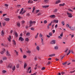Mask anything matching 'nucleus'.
<instances>
[{
    "instance_id": "1",
    "label": "nucleus",
    "mask_w": 75,
    "mask_h": 75,
    "mask_svg": "<svg viewBox=\"0 0 75 75\" xmlns=\"http://www.w3.org/2000/svg\"><path fill=\"white\" fill-rule=\"evenodd\" d=\"M26 12V10H24V8H22L21 9V11L20 12L19 14H24V13H25Z\"/></svg>"
},
{
    "instance_id": "2",
    "label": "nucleus",
    "mask_w": 75,
    "mask_h": 75,
    "mask_svg": "<svg viewBox=\"0 0 75 75\" xmlns=\"http://www.w3.org/2000/svg\"><path fill=\"white\" fill-rule=\"evenodd\" d=\"M36 22L35 21H30V27H31L32 25H33V24H35V23Z\"/></svg>"
},
{
    "instance_id": "3",
    "label": "nucleus",
    "mask_w": 75,
    "mask_h": 75,
    "mask_svg": "<svg viewBox=\"0 0 75 75\" xmlns=\"http://www.w3.org/2000/svg\"><path fill=\"white\" fill-rule=\"evenodd\" d=\"M67 14L68 15V17H72V15L71 13L67 12Z\"/></svg>"
},
{
    "instance_id": "4",
    "label": "nucleus",
    "mask_w": 75,
    "mask_h": 75,
    "mask_svg": "<svg viewBox=\"0 0 75 75\" xmlns=\"http://www.w3.org/2000/svg\"><path fill=\"white\" fill-rule=\"evenodd\" d=\"M49 17L50 18H55L56 16L55 15H52L49 16Z\"/></svg>"
},
{
    "instance_id": "5",
    "label": "nucleus",
    "mask_w": 75,
    "mask_h": 75,
    "mask_svg": "<svg viewBox=\"0 0 75 75\" xmlns=\"http://www.w3.org/2000/svg\"><path fill=\"white\" fill-rule=\"evenodd\" d=\"M19 41H20V42H23L24 41V39L21 37H19Z\"/></svg>"
},
{
    "instance_id": "6",
    "label": "nucleus",
    "mask_w": 75,
    "mask_h": 75,
    "mask_svg": "<svg viewBox=\"0 0 75 75\" xmlns=\"http://www.w3.org/2000/svg\"><path fill=\"white\" fill-rule=\"evenodd\" d=\"M55 42L56 40H53L50 43L52 44H55Z\"/></svg>"
},
{
    "instance_id": "7",
    "label": "nucleus",
    "mask_w": 75,
    "mask_h": 75,
    "mask_svg": "<svg viewBox=\"0 0 75 75\" xmlns=\"http://www.w3.org/2000/svg\"><path fill=\"white\" fill-rule=\"evenodd\" d=\"M5 51V49H2V51H1L0 52L1 54H4V52Z\"/></svg>"
},
{
    "instance_id": "8",
    "label": "nucleus",
    "mask_w": 75,
    "mask_h": 75,
    "mask_svg": "<svg viewBox=\"0 0 75 75\" xmlns=\"http://www.w3.org/2000/svg\"><path fill=\"white\" fill-rule=\"evenodd\" d=\"M40 39L41 40L42 44V45H44V43L43 42V38H40Z\"/></svg>"
},
{
    "instance_id": "9",
    "label": "nucleus",
    "mask_w": 75,
    "mask_h": 75,
    "mask_svg": "<svg viewBox=\"0 0 75 75\" xmlns=\"http://www.w3.org/2000/svg\"><path fill=\"white\" fill-rule=\"evenodd\" d=\"M28 3H33V1L31 0H29L28 1Z\"/></svg>"
},
{
    "instance_id": "10",
    "label": "nucleus",
    "mask_w": 75,
    "mask_h": 75,
    "mask_svg": "<svg viewBox=\"0 0 75 75\" xmlns=\"http://www.w3.org/2000/svg\"><path fill=\"white\" fill-rule=\"evenodd\" d=\"M4 31L3 30H2L1 31V35L2 36H4Z\"/></svg>"
},
{
    "instance_id": "11",
    "label": "nucleus",
    "mask_w": 75,
    "mask_h": 75,
    "mask_svg": "<svg viewBox=\"0 0 75 75\" xmlns=\"http://www.w3.org/2000/svg\"><path fill=\"white\" fill-rule=\"evenodd\" d=\"M49 7V5H46V6H42V8H47V7Z\"/></svg>"
},
{
    "instance_id": "12",
    "label": "nucleus",
    "mask_w": 75,
    "mask_h": 75,
    "mask_svg": "<svg viewBox=\"0 0 75 75\" xmlns=\"http://www.w3.org/2000/svg\"><path fill=\"white\" fill-rule=\"evenodd\" d=\"M53 21L55 23H58V20H54Z\"/></svg>"
},
{
    "instance_id": "13",
    "label": "nucleus",
    "mask_w": 75,
    "mask_h": 75,
    "mask_svg": "<svg viewBox=\"0 0 75 75\" xmlns=\"http://www.w3.org/2000/svg\"><path fill=\"white\" fill-rule=\"evenodd\" d=\"M60 2H61L60 0H58L56 2L55 4H58V3H60Z\"/></svg>"
},
{
    "instance_id": "14",
    "label": "nucleus",
    "mask_w": 75,
    "mask_h": 75,
    "mask_svg": "<svg viewBox=\"0 0 75 75\" xmlns=\"http://www.w3.org/2000/svg\"><path fill=\"white\" fill-rule=\"evenodd\" d=\"M55 56V54H50L49 55V57H52L54 56Z\"/></svg>"
},
{
    "instance_id": "15",
    "label": "nucleus",
    "mask_w": 75,
    "mask_h": 75,
    "mask_svg": "<svg viewBox=\"0 0 75 75\" xmlns=\"http://www.w3.org/2000/svg\"><path fill=\"white\" fill-rule=\"evenodd\" d=\"M6 55L8 56H10V54H9L8 51H7L6 52Z\"/></svg>"
},
{
    "instance_id": "16",
    "label": "nucleus",
    "mask_w": 75,
    "mask_h": 75,
    "mask_svg": "<svg viewBox=\"0 0 75 75\" xmlns=\"http://www.w3.org/2000/svg\"><path fill=\"white\" fill-rule=\"evenodd\" d=\"M8 68H12V65L11 64H9V65H8Z\"/></svg>"
},
{
    "instance_id": "17",
    "label": "nucleus",
    "mask_w": 75,
    "mask_h": 75,
    "mask_svg": "<svg viewBox=\"0 0 75 75\" xmlns=\"http://www.w3.org/2000/svg\"><path fill=\"white\" fill-rule=\"evenodd\" d=\"M4 20L5 21H9L10 20V18H6L4 19Z\"/></svg>"
},
{
    "instance_id": "18",
    "label": "nucleus",
    "mask_w": 75,
    "mask_h": 75,
    "mask_svg": "<svg viewBox=\"0 0 75 75\" xmlns=\"http://www.w3.org/2000/svg\"><path fill=\"white\" fill-rule=\"evenodd\" d=\"M26 52H27V53L30 54L31 52V51L30 50H28V51H26Z\"/></svg>"
},
{
    "instance_id": "19",
    "label": "nucleus",
    "mask_w": 75,
    "mask_h": 75,
    "mask_svg": "<svg viewBox=\"0 0 75 75\" xmlns=\"http://www.w3.org/2000/svg\"><path fill=\"white\" fill-rule=\"evenodd\" d=\"M52 22H51V23H49L48 25L47 26V28H50V27H49V26H51V24H52Z\"/></svg>"
},
{
    "instance_id": "20",
    "label": "nucleus",
    "mask_w": 75,
    "mask_h": 75,
    "mask_svg": "<svg viewBox=\"0 0 75 75\" xmlns=\"http://www.w3.org/2000/svg\"><path fill=\"white\" fill-rule=\"evenodd\" d=\"M2 59H3V60H6L7 59V57H2Z\"/></svg>"
},
{
    "instance_id": "21",
    "label": "nucleus",
    "mask_w": 75,
    "mask_h": 75,
    "mask_svg": "<svg viewBox=\"0 0 75 75\" xmlns=\"http://www.w3.org/2000/svg\"><path fill=\"white\" fill-rule=\"evenodd\" d=\"M48 1H49V0H45L44 2L45 3H48Z\"/></svg>"
},
{
    "instance_id": "22",
    "label": "nucleus",
    "mask_w": 75,
    "mask_h": 75,
    "mask_svg": "<svg viewBox=\"0 0 75 75\" xmlns=\"http://www.w3.org/2000/svg\"><path fill=\"white\" fill-rule=\"evenodd\" d=\"M36 50L38 51L40 50V47H39V46L36 47Z\"/></svg>"
},
{
    "instance_id": "23",
    "label": "nucleus",
    "mask_w": 75,
    "mask_h": 75,
    "mask_svg": "<svg viewBox=\"0 0 75 75\" xmlns=\"http://www.w3.org/2000/svg\"><path fill=\"white\" fill-rule=\"evenodd\" d=\"M17 26H18V27H20V26L21 24H20V23L18 22L17 23Z\"/></svg>"
},
{
    "instance_id": "24",
    "label": "nucleus",
    "mask_w": 75,
    "mask_h": 75,
    "mask_svg": "<svg viewBox=\"0 0 75 75\" xmlns=\"http://www.w3.org/2000/svg\"><path fill=\"white\" fill-rule=\"evenodd\" d=\"M65 5V3H63V4H59V6H63Z\"/></svg>"
},
{
    "instance_id": "25",
    "label": "nucleus",
    "mask_w": 75,
    "mask_h": 75,
    "mask_svg": "<svg viewBox=\"0 0 75 75\" xmlns=\"http://www.w3.org/2000/svg\"><path fill=\"white\" fill-rule=\"evenodd\" d=\"M30 35V33H26V36H27V37L29 36Z\"/></svg>"
},
{
    "instance_id": "26",
    "label": "nucleus",
    "mask_w": 75,
    "mask_h": 75,
    "mask_svg": "<svg viewBox=\"0 0 75 75\" xmlns=\"http://www.w3.org/2000/svg\"><path fill=\"white\" fill-rule=\"evenodd\" d=\"M35 10V8L34 7L33 8V10L32 11V13H34V10Z\"/></svg>"
},
{
    "instance_id": "27",
    "label": "nucleus",
    "mask_w": 75,
    "mask_h": 75,
    "mask_svg": "<svg viewBox=\"0 0 75 75\" xmlns=\"http://www.w3.org/2000/svg\"><path fill=\"white\" fill-rule=\"evenodd\" d=\"M13 45H16V42L14 40H13Z\"/></svg>"
},
{
    "instance_id": "28",
    "label": "nucleus",
    "mask_w": 75,
    "mask_h": 75,
    "mask_svg": "<svg viewBox=\"0 0 75 75\" xmlns=\"http://www.w3.org/2000/svg\"><path fill=\"white\" fill-rule=\"evenodd\" d=\"M38 33H37V35H35V39H37V38H38Z\"/></svg>"
},
{
    "instance_id": "29",
    "label": "nucleus",
    "mask_w": 75,
    "mask_h": 75,
    "mask_svg": "<svg viewBox=\"0 0 75 75\" xmlns=\"http://www.w3.org/2000/svg\"><path fill=\"white\" fill-rule=\"evenodd\" d=\"M15 35L16 37H18V34L16 32L15 33Z\"/></svg>"
},
{
    "instance_id": "30",
    "label": "nucleus",
    "mask_w": 75,
    "mask_h": 75,
    "mask_svg": "<svg viewBox=\"0 0 75 75\" xmlns=\"http://www.w3.org/2000/svg\"><path fill=\"white\" fill-rule=\"evenodd\" d=\"M25 40L27 42H28L29 41V39L28 38H26L25 39Z\"/></svg>"
},
{
    "instance_id": "31",
    "label": "nucleus",
    "mask_w": 75,
    "mask_h": 75,
    "mask_svg": "<svg viewBox=\"0 0 75 75\" xmlns=\"http://www.w3.org/2000/svg\"><path fill=\"white\" fill-rule=\"evenodd\" d=\"M12 69L13 71H14L15 69V67L14 66H13V68H12Z\"/></svg>"
},
{
    "instance_id": "32",
    "label": "nucleus",
    "mask_w": 75,
    "mask_h": 75,
    "mask_svg": "<svg viewBox=\"0 0 75 75\" xmlns=\"http://www.w3.org/2000/svg\"><path fill=\"white\" fill-rule=\"evenodd\" d=\"M64 21H63L62 22H61V23H62V25H65V23H64Z\"/></svg>"
},
{
    "instance_id": "33",
    "label": "nucleus",
    "mask_w": 75,
    "mask_h": 75,
    "mask_svg": "<svg viewBox=\"0 0 75 75\" xmlns=\"http://www.w3.org/2000/svg\"><path fill=\"white\" fill-rule=\"evenodd\" d=\"M27 64H26L25 63L24 65V68L25 69V67H26Z\"/></svg>"
},
{
    "instance_id": "34",
    "label": "nucleus",
    "mask_w": 75,
    "mask_h": 75,
    "mask_svg": "<svg viewBox=\"0 0 75 75\" xmlns=\"http://www.w3.org/2000/svg\"><path fill=\"white\" fill-rule=\"evenodd\" d=\"M70 53H71V50H69V51L68 53L67 54V56H68L69 54H70Z\"/></svg>"
},
{
    "instance_id": "35",
    "label": "nucleus",
    "mask_w": 75,
    "mask_h": 75,
    "mask_svg": "<svg viewBox=\"0 0 75 75\" xmlns=\"http://www.w3.org/2000/svg\"><path fill=\"white\" fill-rule=\"evenodd\" d=\"M21 23L22 24H23L24 23H25V21H21Z\"/></svg>"
},
{
    "instance_id": "36",
    "label": "nucleus",
    "mask_w": 75,
    "mask_h": 75,
    "mask_svg": "<svg viewBox=\"0 0 75 75\" xmlns=\"http://www.w3.org/2000/svg\"><path fill=\"white\" fill-rule=\"evenodd\" d=\"M68 10L69 11H71V12H73V11L70 8H69L68 9Z\"/></svg>"
},
{
    "instance_id": "37",
    "label": "nucleus",
    "mask_w": 75,
    "mask_h": 75,
    "mask_svg": "<svg viewBox=\"0 0 75 75\" xmlns=\"http://www.w3.org/2000/svg\"><path fill=\"white\" fill-rule=\"evenodd\" d=\"M58 48V47L57 46H55L54 47V49L55 50H57Z\"/></svg>"
},
{
    "instance_id": "38",
    "label": "nucleus",
    "mask_w": 75,
    "mask_h": 75,
    "mask_svg": "<svg viewBox=\"0 0 75 75\" xmlns=\"http://www.w3.org/2000/svg\"><path fill=\"white\" fill-rule=\"evenodd\" d=\"M58 11V9H56L54 10V13H55V12H57V11Z\"/></svg>"
},
{
    "instance_id": "39",
    "label": "nucleus",
    "mask_w": 75,
    "mask_h": 75,
    "mask_svg": "<svg viewBox=\"0 0 75 75\" xmlns=\"http://www.w3.org/2000/svg\"><path fill=\"white\" fill-rule=\"evenodd\" d=\"M40 37H41L42 38V34H41V33H40Z\"/></svg>"
},
{
    "instance_id": "40",
    "label": "nucleus",
    "mask_w": 75,
    "mask_h": 75,
    "mask_svg": "<svg viewBox=\"0 0 75 75\" xmlns=\"http://www.w3.org/2000/svg\"><path fill=\"white\" fill-rule=\"evenodd\" d=\"M70 30H72L73 31H74L75 30V28H71L70 29Z\"/></svg>"
},
{
    "instance_id": "41",
    "label": "nucleus",
    "mask_w": 75,
    "mask_h": 75,
    "mask_svg": "<svg viewBox=\"0 0 75 75\" xmlns=\"http://www.w3.org/2000/svg\"><path fill=\"white\" fill-rule=\"evenodd\" d=\"M2 72H3L4 73H5L6 72V70H3L2 71Z\"/></svg>"
},
{
    "instance_id": "42",
    "label": "nucleus",
    "mask_w": 75,
    "mask_h": 75,
    "mask_svg": "<svg viewBox=\"0 0 75 75\" xmlns=\"http://www.w3.org/2000/svg\"><path fill=\"white\" fill-rule=\"evenodd\" d=\"M63 35V32H62V33H61V34L60 35V36H61V37H62Z\"/></svg>"
},
{
    "instance_id": "43",
    "label": "nucleus",
    "mask_w": 75,
    "mask_h": 75,
    "mask_svg": "<svg viewBox=\"0 0 75 75\" xmlns=\"http://www.w3.org/2000/svg\"><path fill=\"white\" fill-rule=\"evenodd\" d=\"M41 69H42V70H44V69H45V67H42V68Z\"/></svg>"
},
{
    "instance_id": "44",
    "label": "nucleus",
    "mask_w": 75,
    "mask_h": 75,
    "mask_svg": "<svg viewBox=\"0 0 75 75\" xmlns=\"http://www.w3.org/2000/svg\"><path fill=\"white\" fill-rule=\"evenodd\" d=\"M44 24H46V23H47V21L46 20H45L44 21Z\"/></svg>"
},
{
    "instance_id": "45",
    "label": "nucleus",
    "mask_w": 75,
    "mask_h": 75,
    "mask_svg": "<svg viewBox=\"0 0 75 75\" xmlns=\"http://www.w3.org/2000/svg\"><path fill=\"white\" fill-rule=\"evenodd\" d=\"M67 63V62H64V63H63V65H65V64H66Z\"/></svg>"
},
{
    "instance_id": "46",
    "label": "nucleus",
    "mask_w": 75,
    "mask_h": 75,
    "mask_svg": "<svg viewBox=\"0 0 75 75\" xmlns=\"http://www.w3.org/2000/svg\"><path fill=\"white\" fill-rule=\"evenodd\" d=\"M49 35L50 36H52V33H49Z\"/></svg>"
},
{
    "instance_id": "47",
    "label": "nucleus",
    "mask_w": 75,
    "mask_h": 75,
    "mask_svg": "<svg viewBox=\"0 0 75 75\" xmlns=\"http://www.w3.org/2000/svg\"><path fill=\"white\" fill-rule=\"evenodd\" d=\"M69 24H67L66 25V26L67 27V28H68V27H69Z\"/></svg>"
},
{
    "instance_id": "48",
    "label": "nucleus",
    "mask_w": 75,
    "mask_h": 75,
    "mask_svg": "<svg viewBox=\"0 0 75 75\" xmlns=\"http://www.w3.org/2000/svg\"><path fill=\"white\" fill-rule=\"evenodd\" d=\"M19 64H17L16 65V67L17 68H19Z\"/></svg>"
},
{
    "instance_id": "49",
    "label": "nucleus",
    "mask_w": 75,
    "mask_h": 75,
    "mask_svg": "<svg viewBox=\"0 0 75 75\" xmlns=\"http://www.w3.org/2000/svg\"><path fill=\"white\" fill-rule=\"evenodd\" d=\"M61 74V75H63L65 74V73L64 72H62Z\"/></svg>"
},
{
    "instance_id": "50",
    "label": "nucleus",
    "mask_w": 75,
    "mask_h": 75,
    "mask_svg": "<svg viewBox=\"0 0 75 75\" xmlns=\"http://www.w3.org/2000/svg\"><path fill=\"white\" fill-rule=\"evenodd\" d=\"M37 59H37V57H35V58H34L35 61H36L37 60Z\"/></svg>"
},
{
    "instance_id": "51",
    "label": "nucleus",
    "mask_w": 75,
    "mask_h": 75,
    "mask_svg": "<svg viewBox=\"0 0 75 75\" xmlns=\"http://www.w3.org/2000/svg\"><path fill=\"white\" fill-rule=\"evenodd\" d=\"M68 49H67L66 50H65L64 51L65 52H67V51H68Z\"/></svg>"
},
{
    "instance_id": "52",
    "label": "nucleus",
    "mask_w": 75,
    "mask_h": 75,
    "mask_svg": "<svg viewBox=\"0 0 75 75\" xmlns=\"http://www.w3.org/2000/svg\"><path fill=\"white\" fill-rule=\"evenodd\" d=\"M23 58L25 59L26 58V56L25 55H24V56H23Z\"/></svg>"
},
{
    "instance_id": "53",
    "label": "nucleus",
    "mask_w": 75,
    "mask_h": 75,
    "mask_svg": "<svg viewBox=\"0 0 75 75\" xmlns=\"http://www.w3.org/2000/svg\"><path fill=\"white\" fill-rule=\"evenodd\" d=\"M40 11V10H37L36 11V13H38Z\"/></svg>"
},
{
    "instance_id": "54",
    "label": "nucleus",
    "mask_w": 75,
    "mask_h": 75,
    "mask_svg": "<svg viewBox=\"0 0 75 75\" xmlns=\"http://www.w3.org/2000/svg\"><path fill=\"white\" fill-rule=\"evenodd\" d=\"M58 38H59V39H62V38L61 37H60V36H59L58 37Z\"/></svg>"
},
{
    "instance_id": "55",
    "label": "nucleus",
    "mask_w": 75,
    "mask_h": 75,
    "mask_svg": "<svg viewBox=\"0 0 75 75\" xmlns=\"http://www.w3.org/2000/svg\"><path fill=\"white\" fill-rule=\"evenodd\" d=\"M8 41H9V42H10L11 41V40H10L9 38H8Z\"/></svg>"
},
{
    "instance_id": "56",
    "label": "nucleus",
    "mask_w": 75,
    "mask_h": 75,
    "mask_svg": "<svg viewBox=\"0 0 75 75\" xmlns=\"http://www.w3.org/2000/svg\"><path fill=\"white\" fill-rule=\"evenodd\" d=\"M4 6H6V7H8V5L7 4H5L4 5Z\"/></svg>"
},
{
    "instance_id": "57",
    "label": "nucleus",
    "mask_w": 75,
    "mask_h": 75,
    "mask_svg": "<svg viewBox=\"0 0 75 75\" xmlns=\"http://www.w3.org/2000/svg\"><path fill=\"white\" fill-rule=\"evenodd\" d=\"M3 25L4 26L5 25H6V23H5V22L3 23Z\"/></svg>"
},
{
    "instance_id": "58",
    "label": "nucleus",
    "mask_w": 75,
    "mask_h": 75,
    "mask_svg": "<svg viewBox=\"0 0 75 75\" xmlns=\"http://www.w3.org/2000/svg\"><path fill=\"white\" fill-rule=\"evenodd\" d=\"M75 71V70H74L73 71H70V72H69V73H74V72Z\"/></svg>"
},
{
    "instance_id": "59",
    "label": "nucleus",
    "mask_w": 75,
    "mask_h": 75,
    "mask_svg": "<svg viewBox=\"0 0 75 75\" xmlns=\"http://www.w3.org/2000/svg\"><path fill=\"white\" fill-rule=\"evenodd\" d=\"M18 18H19V19H21V17L20 16H18Z\"/></svg>"
},
{
    "instance_id": "60",
    "label": "nucleus",
    "mask_w": 75,
    "mask_h": 75,
    "mask_svg": "<svg viewBox=\"0 0 75 75\" xmlns=\"http://www.w3.org/2000/svg\"><path fill=\"white\" fill-rule=\"evenodd\" d=\"M52 33H54L55 32V30H52Z\"/></svg>"
},
{
    "instance_id": "61",
    "label": "nucleus",
    "mask_w": 75,
    "mask_h": 75,
    "mask_svg": "<svg viewBox=\"0 0 75 75\" xmlns=\"http://www.w3.org/2000/svg\"><path fill=\"white\" fill-rule=\"evenodd\" d=\"M50 63H51V62H48L47 64L48 65H49V64H50Z\"/></svg>"
},
{
    "instance_id": "62",
    "label": "nucleus",
    "mask_w": 75,
    "mask_h": 75,
    "mask_svg": "<svg viewBox=\"0 0 75 75\" xmlns=\"http://www.w3.org/2000/svg\"><path fill=\"white\" fill-rule=\"evenodd\" d=\"M6 15H7V14H3V16L4 17V16H6Z\"/></svg>"
},
{
    "instance_id": "63",
    "label": "nucleus",
    "mask_w": 75,
    "mask_h": 75,
    "mask_svg": "<svg viewBox=\"0 0 75 75\" xmlns=\"http://www.w3.org/2000/svg\"><path fill=\"white\" fill-rule=\"evenodd\" d=\"M36 73H34L33 74H31V75H36Z\"/></svg>"
},
{
    "instance_id": "64",
    "label": "nucleus",
    "mask_w": 75,
    "mask_h": 75,
    "mask_svg": "<svg viewBox=\"0 0 75 75\" xmlns=\"http://www.w3.org/2000/svg\"><path fill=\"white\" fill-rule=\"evenodd\" d=\"M47 37L48 38H50V36L49 35H47Z\"/></svg>"
}]
</instances>
